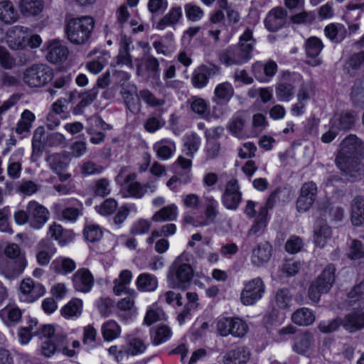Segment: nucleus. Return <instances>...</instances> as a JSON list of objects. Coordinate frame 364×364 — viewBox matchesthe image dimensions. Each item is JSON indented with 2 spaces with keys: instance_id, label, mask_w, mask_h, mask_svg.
Masks as SVG:
<instances>
[{
  "instance_id": "1",
  "label": "nucleus",
  "mask_w": 364,
  "mask_h": 364,
  "mask_svg": "<svg viewBox=\"0 0 364 364\" xmlns=\"http://www.w3.org/2000/svg\"><path fill=\"white\" fill-rule=\"evenodd\" d=\"M364 156V145L355 135L345 138L336 159L337 166L346 175L356 179L364 172L360 160Z\"/></svg>"
},
{
  "instance_id": "2",
  "label": "nucleus",
  "mask_w": 364,
  "mask_h": 364,
  "mask_svg": "<svg viewBox=\"0 0 364 364\" xmlns=\"http://www.w3.org/2000/svg\"><path fill=\"white\" fill-rule=\"evenodd\" d=\"M254 44L252 31L247 28L240 36L238 46H230L221 53L220 61L227 66L246 63L252 58Z\"/></svg>"
},
{
  "instance_id": "3",
  "label": "nucleus",
  "mask_w": 364,
  "mask_h": 364,
  "mask_svg": "<svg viewBox=\"0 0 364 364\" xmlns=\"http://www.w3.org/2000/svg\"><path fill=\"white\" fill-rule=\"evenodd\" d=\"M95 26V21L90 16L70 19L65 32L68 40L74 44H84L88 41Z\"/></svg>"
},
{
  "instance_id": "4",
  "label": "nucleus",
  "mask_w": 364,
  "mask_h": 364,
  "mask_svg": "<svg viewBox=\"0 0 364 364\" xmlns=\"http://www.w3.org/2000/svg\"><path fill=\"white\" fill-rule=\"evenodd\" d=\"M193 270L184 255L178 257L171 264L168 274V283L172 288L185 289L189 285Z\"/></svg>"
},
{
  "instance_id": "5",
  "label": "nucleus",
  "mask_w": 364,
  "mask_h": 364,
  "mask_svg": "<svg viewBox=\"0 0 364 364\" xmlns=\"http://www.w3.org/2000/svg\"><path fill=\"white\" fill-rule=\"evenodd\" d=\"M335 271L333 265H328L321 275L311 283L309 289V297L312 301H318L321 295L331 289L335 281Z\"/></svg>"
},
{
  "instance_id": "6",
  "label": "nucleus",
  "mask_w": 364,
  "mask_h": 364,
  "mask_svg": "<svg viewBox=\"0 0 364 364\" xmlns=\"http://www.w3.org/2000/svg\"><path fill=\"white\" fill-rule=\"evenodd\" d=\"M266 286L261 277H255L244 283L240 300L244 306H252L262 299Z\"/></svg>"
},
{
  "instance_id": "7",
  "label": "nucleus",
  "mask_w": 364,
  "mask_h": 364,
  "mask_svg": "<svg viewBox=\"0 0 364 364\" xmlns=\"http://www.w3.org/2000/svg\"><path fill=\"white\" fill-rule=\"evenodd\" d=\"M53 70L45 65H35L25 70L23 80L31 87L44 85L53 78Z\"/></svg>"
},
{
  "instance_id": "8",
  "label": "nucleus",
  "mask_w": 364,
  "mask_h": 364,
  "mask_svg": "<svg viewBox=\"0 0 364 364\" xmlns=\"http://www.w3.org/2000/svg\"><path fill=\"white\" fill-rule=\"evenodd\" d=\"M248 329L247 323L238 317H224L217 322V330L222 336L232 335L234 337L242 338Z\"/></svg>"
},
{
  "instance_id": "9",
  "label": "nucleus",
  "mask_w": 364,
  "mask_h": 364,
  "mask_svg": "<svg viewBox=\"0 0 364 364\" xmlns=\"http://www.w3.org/2000/svg\"><path fill=\"white\" fill-rule=\"evenodd\" d=\"M242 193L238 181L235 178L229 180L225 183L221 196V203L223 206L228 210H235L242 202Z\"/></svg>"
},
{
  "instance_id": "10",
  "label": "nucleus",
  "mask_w": 364,
  "mask_h": 364,
  "mask_svg": "<svg viewBox=\"0 0 364 364\" xmlns=\"http://www.w3.org/2000/svg\"><path fill=\"white\" fill-rule=\"evenodd\" d=\"M65 333H58L55 340L45 339L41 343V353L46 357H50L56 352H61L68 357H73L75 350L68 349Z\"/></svg>"
},
{
  "instance_id": "11",
  "label": "nucleus",
  "mask_w": 364,
  "mask_h": 364,
  "mask_svg": "<svg viewBox=\"0 0 364 364\" xmlns=\"http://www.w3.org/2000/svg\"><path fill=\"white\" fill-rule=\"evenodd\" d=\"M26 210L30 218V227L34 230L41 229L48 221V209L36 200H31L26 205Z\"/></svg>"
},
{
  "instance_id": "12",
  "label": "nucleus",
  "mask_w": 364,
  "mask_h": 364,
  "mask_svg": "<svg viewBox=\"0 0 364 364\" xmlns=\"http://www.w3.org/2000/svg\"><path fill=\"white\" fill-rule=\"evenodd\" d=\"M6 41L12 50H23L28 46V28L21 26H12L6 33Z\"/></svg>"
},
{
  "instance_id": "13",
  "label": "nucleus",
  "mask_w": 364,
  "mask_h": 364,
  "mask_svg": "<svg viewBox=\"0 0 364 364\" xmlns=\"http://www.w3.org/2000/svg\"><path fill=\"white\" fill-rule=\"evenodd\" d=\"M273 255V247L267 241L256 245L251 252L250 262L255 267H262L266 265Z\"/></svg>"
},
{
  "instance_id": "14",
  "label": "nucleus",
  "mask_w": 364,
  "mask_h": 364,
  "mask_svg": "<svg viewBox=\"0 0 364 364\" xmlns=\"http://www.w3.org/2000/svg\"><path fill=\"white\" fill-rule=\"evenodd\" d=\"M220 68L215 65H201L194 70L191 82L194 87L202 89L205 87L210 77L219 75Z\"/></svg>"
},
{
  "instance_id": "15",
  "label": "nucleus",
  "mask_w": 364,
  "mask_h": 364,
  "mask_svg": "<svg viewBox=\"0 0 364 364\" xmlns=\"http://www.w3.org/2000/svg\"><path fill=\"white\" fill-rule=\"evenodd\" d=\"M317 193V186L315 183L311 181L305 183L300 192V196L296 201V208L299 212H306L312 206Z\"/></svg>"
},
{
  "instance_id": "16",
  "label": "nucleus",
  "mask_w": 364,
  "mask_h": 364,
  "mask_svg": "<svg viewBox=\"0 0 364 364\" xmlns=\"http://www.w3.org/2000/svg\"><path fill=\"white\" fill-rule=\"evenodd\" d=\"M23 299L27 302H33L43 296L46 292L45 287L40 283L35 282L33 279H24L20 286Z\"/></svg>"
},
{
  "instance_id": "17",
  "label": "nucleus",
  "mask_w": 364,
  "mask_h": 364,
  "mask_svg": "<svg viewBox=\"0 0 364 364\" xmlns=\"http://www.w3.org/2000/svg\"><path fill=\"white\" fill-rule=\"evenodd\" d=\"M287 12L282 7H274L271 9L264 23L266 28L272 32H275L282 28L287 20Z\"/></svg>"
},
{
  "instance_id": "18",
  "label": "nucleus",
  "mask_w": 364,
  "mask_h": 364,
  "mask_svg": "<svg viewBox=\"0 0 364 364\" xmlns=\"http://www.w3.org/2000/svg\"><path fill=\"white\" fill-rule=\"evenodd\" d=\"M94 277L90 271L85 268L79 269L73 276L75 289L82 293L90 291L94 285Z\"/></svg>"
},
{
  "instance_id": "19",
  "label": "nucleus",
  "mask_w": 364,
  "mask_h": 364,
  "mask_svg": "<svg viewBox=\"0 0 364 364\" xmlns=\"http://www.w3.org/2000/svg\"><path fill=\"white\" fill-rule=\"evenodd\" d=\"M4 254L11 259H16L12 263L14 265L11 270V277H16L21 274L27 265V262L24 257L21 255L20 247L18 245L10 243L4 249Z\"/></svg>"
},
{
  "instance_id": "20",
  "label": "nucleus",
  "mask_w": 364,
  "mask_h": 364,
  "mask_svg": "<svg viewBox=\"0 0 364 364\" xmlns=\"http://www.w3.org/2000/svg\"><path fill=\"white\" fill-rule=\"evenodd\" d=\"M293 350L302 355H309L314 348V335L309 331L298 334L294 338Z\"/></svg>"
},
{
  "instance_id": "21",
  "label": "nucleus",
  "mask_w": 364,
  "mask_h": 364,
  "mask_svg": "<svg viewBox=\"0 0 364 364\" xmlns=\"http://www.w3.org/2000/svg\"><path fill=\"white\" fill-rule=\"evenodd\" d=\"M273 197L272 195L265 205L259 209L258 216L248 232L249 236L264 233L268 223V210L272 207Z\"/></svg>"
},
{
  "instance_id": "22",
  "label": "nucleus",
  "mask_w": 364,
  "mask_h": 364,
  "mask_svg": "<svg viewBox=\"0 0 364 364\" xmlns=\"http://www.w3.org/2000/svg\"><path fill=\"white\" fill-rule=\"evenodd\" d=\"M68 55V48L58 40H53L47 43L46 59L52 63H62Z\"/></svg>"
},
{
  "instance_id": "23",
  "label": "nucleus",
  "mask_w": 364,
  "mask_h": 364,
  "mask_svg": "<svg viewBox=\"0 0 364 364\" xmlns=\"http://www.w3.org/2000/svg\"><path fill=\"white\" fill-rule=\"evenodd\" d=\"M277 70V65L273 60H269L265 64L257 62L252 65V73L255 78L261 82H269Z\"/></svg>"
},
{
  "instance_id": "24",
  "label": "nucleus",
  "mask_w": 364,
  "mask_h": 364,
  "mask_svg": "<svg viewBox=\"0 0 364 364\" xmlns=\"http://www.w3.org/2000/svg\"><path fill=\"white\" fill-rule=\"evenodd\" d=\"M250 351L245 346L229 350L223 356L225 364H245L250 360Z\"/></svg>"
},
{
  "instance_id": "25",
  "label": "nucleus",
  "mask_w": 364,
  "mask_h": 364,
  "mask_svg": "<svg viewBox=\"0 0 364 364\" xmlns=\"http://www.w3.org/2000/svg\"><path fill=\"white\" fill-rule=\"evenodd\" d=\"M314 242L320 247H325L332 238L331 227L323 220H318L314 225Z\"/></svg>"
},
{
  "instance_id": "26",
  "label": "nucleus",
  "mask_w": 364,
  "mask_h": 364,
  "mask_svg": "<svg viewBox=\"0 0 364 364\" xmlns=\"http://www.w3.org/2000/svg\"><path fill=\"white\" fill-rule=\"evenodd\" d=\"M235 90L232 85L226 81L218 84L213 92V102L218 104H227L232 98Z\"/></svg>"
},
{
  "instance_id": "27",
  "label": "nucleus",
  "mask_w": 364,
  "mask_h": 364,
  "mask_svg": "<svg viewBox=\"0 0 364 364\" xmlns=\"http://www.w3.org/2000/svg\"><path fill=\"white\" fill-rule=\"evenodd\" d=\"M183 17V11L181 6H172L168 12L164 15L157 23L156 28L159 30H164L167 27L175 26Z\"/></svg>"
},
{
  "instance_id": "28",
  "label": "nucleus",
  "mask_w": 364,
  "mask_h": 364,
  "mask_svg": "<svg viewBox=\"0 0 364 364\" xmlns=\"http://www.w3.org/2000/svg\"><path fill=\"white\" fill-rule=\"evenodd\" d=\"M136 174L130 173L125 176L124 183L127 195L125 197L141 198L144 196V187L136 181Z\"/></svg>"
},
{
  "instance_id": "29",
  "label": "nucleus",
  "mask_w": 364,
  "mask_h": 364,
  "mask_svg": "<svg viewBox=\"0 0 364 364\" xmlns=\"http://www.w3.org/2000/svg\"><path fill=\"white\" fill-rule=\"evenodd\" d=\"M157 156L162 160H168L176 151V144L170 139H162L153 146Z\"/></svg>"
},
{
  "instance_id": "30",
  "label": "nucleus",
  "mask_w": 364,
  "mask_h": 364,
  "mask_svg": "<svg viewBox=\"0 0 364 364\" xmlns=\"http://www.w3.org/2000/svg\"><path fill=\"white\" fill-rule=\"evenodd\" d=\"M136 286L142 292H152L158 288V279L149 273L140 274L136 280Z\"/></svg>"
},
{
  "instance_id": "31",
  "label": "nucleus",
  "mask_w": 364,
  "mask_h": 364,
  "mask_svg": "<svg viewBox=\"0 0 364 364\" xmlns=\"http://www.w3.org/2000/svg\"><path fill=\"white\" fill-rule=\"evenodd\" d=\"M178 215V207L176 204L171 203L161 208L156 211L151 217V220L156 223L164 221H175Z\"/></svg>"
},
{
  "instance_id": "32",
  "label": "nucleus",
  "mask_w": 364,
  "mask_h": 364,
  "mask_svg": "<svg viewBox=\"0 0 364 364\" xmlns=\"http://www.w3.org/2000/svg\"><path fill=\"white\" fill-rule=\"evenodd\" d=\"M350 216L352 223L355 226H359L364 223V199L360 196H356L352 200Z\"/></svg>"
},
{
  "instance_id": "33",
  "label": "nucleus",
  "mask_w": 364,
  "mask_h": 364,
  "mask_svg": "<svg viewBox=\"0 0 364 364\" xmlns=\"http://www.w3.org/2000/svg\"><path fill=\"white\" fill-rule=\"evenodd\" d=\"M321 215L330 220L340 221L342 220L344 211L341 208L333 207L328 200L318 203Z\"/></svg>"
},
{
  "instance_id": "34",
  "label": "nucleus",
  "mask_w": 364,
  "mask_h": 364,
  "mask_svg": "<svg viewBox=\"0 0 364 364\" xmlns=\"http://www.w3.org/2000/svg\"><path fill=\"white\" fill-rule=\"evenodd\" d=\"M246 122V115L243 112H237L232 115L227 124L228 132L233 136L239 137Z\"/></svg>"
},
{
  "instance_id": "35",
  "label": "nucleus",
  "mask_w": 364,
  "mask_h": 364,
  "mask_svg": "<svg viewBox=\"0 0 364 364\" xmlns=\"http://www.w3.org/2000/svg\"><path fill=\"white\" fill-rule=\"evenodd\" d=\"M18 8L23 16H34L41 13L43 3L41 0H21Z\"/></svg>"
},
{
  "instance_id": "36",
  "label": "nucleus",
  "mask_w": 364,
  "mask_h": 364,
  "mask_svg": "<svg viewBox=\"0 0 364 364\" xmlns=\"http://www.w3.org/2000/svg\"><path fill=\"white\" fill-rule=\"evenodd\" d=\"M18 20V14L11 1L4 0L0 1V21L11 24Z\"/></svg>"
},
{
  "instance_id": "37",
  "label": "nucleus",
  "mask_w": 364,
  "mask_h": 364,
  "mask_svg": "<svg viewBox=\"0 0 364 364\" xmlns=\"http://www.w3.org/2000/svg\"><path fill=\"white\" fill-rule=\"evenodd\" d=\"M316 319L314 311L308 308H301L294 311L291 316L292 321L299 326H309Z\"/></svg>"
},
{
  "instance_id": "38",
  "label": "nucleus",
  "mask_w": 364,
  "mask_h": 364,
  "mask_svg": "<svg viewBox=\"0 0 364 364\" xmlns=\"http://www.w3.org/2000/svg\"><path fill=\"white\" fill-rule=\"evenodd\" d=\"M132 279V274L131 271L128 269L122 270L118 277L113 281V293L117 296H119L123 292H125Z\"/></svg>"
},
{
  "instance_id": "39",
  "label": "nucleus",
  "mask_w": 364,
  "mask_h": 364,
  "mask_svg": "<svg viewBox=\"0 0 364 364\" xmlns=\"http://www.w3.org/2000/svg\"><path fill=\"white\" fill-rule=\"evenodd\" d=\"M357 114L353 112L343 111L332 122V126L340 129H350L354 124Z\"/></svg>"
},
{
  "instance_id": "40",
  "label": "nucleus",
  "mask_w": 364,
  "mask_h": 364,
  "mask_svg": "<svg viewBox=\"0 0 364 364\" xmlns=\"http://www.w3.org/2000/svg\"><path fill=\"white\" fill-rule=\"evenodd\" d=\"M343 327L349 331H354L364 327V312L355 311L348 314L343 321Z\"/></svg>"
},
{
  "instance_id": "41",
  "label": "nucleus",
  "mask_w": 364,
  "mask_h": 364,
  "mask_svg": "<svg viewBox=\"0 0 364 364\" xmlns=\"http://www.w3.org/2000/svg\"><path fill=\"white\" fill-rule=\"evenodd\" d=\"M46 161L50 168L55 173L63 171L68 166V157L61 154H48Z\"/></svg>"
},
{
  "instance_id": "42",
  "label": "nucleus",
  "mask_w": 364,
  "mask_h": 364,
  "mask_svg": "<svg viewBox=\"0 0 364 364\" xmlns=\"http://www.w3.org/2000/svg\"><path fill=\"white\" fill-rule=\"evenodd\" d=\"M326 36L335 43L341 42L346 36L347 31L345 26L339 23H331L324 29Z\"/></svg>"
},
{
  "instance_id": "43",
  "label": "nucleus",
  "mask_w": 364,
  "mask_h": 364,
  "mask_svg": "<svg viewBox=\"0 0 364 364\" xmlns=\"http://www.w3.org/2000/svg\"><path fill=\"white\" fill-rule=\"evenodd\" d=\"M82 305L81 299H73L61 309V314L67 318H77L82 314Z\"/></svg>"
},
{
  "instance_id": "44",
  "label": "nucleus",
  "mask_w": 364,
  "mask_h": 364,
  "mask_svg": "<svg viewBox=\"0 0 364 364\" xmlns=\"http://www.w3.org/2000/svg\"><path fill=\"white\" fill-rule=\"evenodd\" d=\"M101 332L105 341H112L119 337L121 328L115 321L109 320L102 325Z\"/></svg>"
},
{
  "instance_id": "45",
  "label": "nucleus",
  "mask_w": 364,
  "mask_h": 364,
  "mask_svg": "<svg viewBox=\"0 0 364 364\" xmlns=\"http://www.w3.org/2000/svg\"><path fill=\"white\" fill-rule=\"evenodd\" d=\"M139 97L148 107L151 108L161 107L166 104L164 97H158L148 89H143L139 92Z\"/></svg>"
},
{
  "instance_id": "46",
  "label": "nucleus",
  "mask_w": 364,
  "mask_h": 364,
  "mask_svg": "<svg viewBox=\"0 0 364 364\" xmlns=\"http://www.w3.org/2000/svg\"><path fill=\"white\" fill-rule=\"evenodd\" d=\"M51 267L55 272L66 274L73 272L76 265L72 259L59 257L53 261Z\"/></svg>"
},
{
  "instance_id": "47",
  "label": "nucleus",
  "mask_w": 364,
  "mask_h": 364,
  "mask_svg": "<svg viewBox=\"0 0 364 364\" xmlns=\"http://www.w3.org/2000/svg\"><path fill=\"white\" fill-rule=\"evenodd\" d=\"M293 295L289 289L282 288L275 291L274 301L276 306L281 309H288L291 306Z\"/></svg>"
},
{
  "instance_id": "48",
  "label": "nucleus",
  "mask_w": 364,
  "mask_h": 364,
  "mask_svg": "<svg viewBox=\"0 0 364 364\" xmlns=\"http://www.w3.org/2000/svg\"><path fill=\"white\" fill-rule=\"evenodd\" d=\"M44 128L42 127H38L33 136L32 139V158L36 160L38 159L43 154V137L44 135Z\"/></svg>"
},
{
  "instance_id": "49",
  "label": "nucleus",
  "mask_w": 364,
  "mask_h": 364,
  "mask_svg": "<svg viewBox=\"0 0 364 364\" xmlns=\"http://www.w3.org/2000/svg\"><path fill=\"white\" fill-rule=\"evenodd\" d=\"M172 332L167 326H161L154 328L151 331L152 342L155 346L167 341L171 336Z\"/></svg>"
},
{
  "instance_id": "50",
  "label": "nucleus",
  "mask_w": 364,
  "mask_h": 364,
  "mask_svg": "<svg viewBox=\"0 0 364 364\" xmlns=\"http://www.w3.org/2000/svg\"><path fill=\"white\" fill-rule=\"evenodd\" d=\"M35 119L36 117L33 112L28 109L24 110L21 114L20 121L16 125V132L18 134L29 132Z\"/></svg>"
},
{
  "instance_id": "51",
  "label": "nucleus",
  "mask_w": 364,
  "mask_h": 364,
  "mask_svg": "<svg viewBox=\"0 0 364 364\" xmlns=\"http://www.w3.org/2000/svg\"><path fill=\"white\" fill-rule=\"evenodd\" d=\"M92 191L95 196L106 197L110 194L112 186L110 181L105 178H99L94 181Z\"/></svg>"
},
{
  "instance_id": "52",
  "label": "nucleus",
  "mask_w": 364,
  "mask_h": 364,
  "mask_svg": "<svg viewBox=\"0 0 364 364\" xmlns=\"http://www.w3.org/2000/svg\"><path fill=\"white\" fill-rule=\"evenodd\" d=\"M164 319H165V314L163 309L154 304L147 309L144 323L146 326H151L154 323Z\"/></svg>"
},
{
  "instance_id": "53",
  "label": "nucleus",
  "mask_w": 364,
  "mask_h": 364,
  "mask_svg": "<svg viewBox=\"0 0 364 364\" xmlns=\"http://www.w3.org/2000/svg\"><path fill=\"white\" fill-rule=\"evenodd\" d=\"M275 92L279 101L288 102L294 95V89L290 83L280 82L277 85Z\"/></svg>"
},
{
  "instance_id": "54",
  "label": "nucleus",
  "mask_w": 364,
  "mask_h": 364,
  "mask_svg": "<svg viewBox=\"0 0 364 364\" xmlns=\"http://www.w3.org/2000/svg\"><path fill=\"white\" fill-rule=\"evenodd\" d=\"M323 48L322 41L316 37H310L306 41L305 50L307 57H317Z\"/></svg>"
},
{
  "instance_id": "55",
  "label": "nucleus",
  "mask_w": 364,
  "mask_h": 364,
  "mask_svg": "<svg viewBox=\"0 0 364 364\" xmlns=\"http://www.w3.org/2000/svg\"><path fill=\"white\" fill-rule=\"evenodd\" d=\"M184 11L187 19L192 22L200 21L205 15L203 9L193 3L185 4Z\"/></svg>"
},
{
  "instance_id": "56",
  "label": "nucleus",
  "mask_w": 364,
  "mask_h": 364,
  "mask_svg": "<svg viewBox=\"0 0 364 364\" xmlns=\"http://www.w3.org/2000/svg\"><path fill=\"white\" fill-rule=\"evenodd\" d=\"M166 124L161 115L151 114L145 120L144 127L149 133H154L161 129Z\"/></svg>"
},
{
  "instance_id": "57",
  "label": "nucleus",
  "mask_w": 364,
  "mask_h": 364,
  "mask_svg": "<svg viewBox=\"0 0 364 364\" xmlns=\"http://www.w3.org/2000/svg\"><path fill=\"white\" fill-rule=\"evenodd\" d=\"M200 144V138L196 134L192 133L186 136L184 139V146L186 149V154L193 156L198 150Z\"/></svg>"
},
{
  "instance_id": "58",
  "label": "nucleus",
  "mask_w": 364,
  "mask_h": 364,
  "mask_svg": "<svg viewBox=\"0 0 364 364\" xmlns=\"http://www.w3.org/2000/svg\"><path fill=\"white\" fill-rule=\"evenodd\" d=\"M40 186L31 180H21L18 183L17 191L25 196H32L38 192Z\"/></svg>"
},
{
  "instance_id": "59",
  "label": "nucleus",
  "mask_w": 364,
  "mask_h": 364,
  "mask_svg": "<svg viewBox=\"0 0 364 364\" xmlns=\"http://www.w3.org/2000/svg\"><path fill=\"white\" fill-rule=\"evenodd\" d=\"M15 154L11 155L8 161L7 175L11 179H18L21 176L22 165L20 160H16Z\"/></svg>"
},
{
  "instance_id": "60",
  "label": "nucleus",
  "mask_w": 364,
  "mask_h": 364,
  "mask_svg": "<svg viewBox=\"0 0 364 364\" xmlns=\"http://www.w3.org/2000/svg\"><path fill=\"white\" fill-rule=\"evenodd\" d=\"M364 63V51L352 55L345 65V69L350 75H353L355 71Z\"/></svg>"
},
{
  "instance_id": "61",
  "label": "nucleus",
  "mask_w": 364,
  "mask_h": 364,
  "mask_svg": "<svg viewBox=\"0 0 364 364\" xmlns=\"http://www.w3.org/2000/svg\"><path fill=\"white\" fill-rule=\"evenodd\" d=\"M132 211H137V208L134 204H124L122 205L118 209L117 214L113 218L114 223L117 225H122Z\"/></svg>"
},
{
  "instance_id": "62",
  "label": "nucleus",
  "mask_w": 364,
  "mask_h": 364,
  "mask_svg": "<svg viewBox=\"0 0 364 364\" xmlns=\"http://www.w3.org/2000/svg\"><path fill=\"white\" fill-rule=\"evenodd\" d=\"M85 238L92 242L100 240L102 237V230L98 225L88 224L84 228Z\"/></svg>"
},
{
  "instance_id": "63",
  "label": "nucleus",
  "mask_w": 364,
  "mask_h": 364,
  "mask_svg": "<svg viewBox=\"0 0 364 364\" xmlns=\"http://www.w3.org/2000/svg\"><path fill=\"white\" fill-rule=\"evenodd\" d=\"M146 349V346L143 341L136 338L129 340L125 348L126 355H136L142 353Z\"/></svg>"
},
{
  "instance_id": "64",
  "label": "nucleus",
  "mask_w": 364,
  "mask_h": 364,
  "mask_svg": "<svg viewBox=\"0 0 364 364\" xmlns=\"http://www.w3.org/2000/svg\"><path fill=\"white\" fill-rule=\"evenodd\" d=\"M117 202L113 198L105 200L100 205H97L95 209L97 212L102 215H112L117 210Z\"/></svg>"
}]
</instances>
